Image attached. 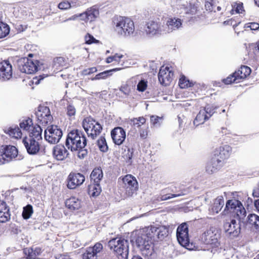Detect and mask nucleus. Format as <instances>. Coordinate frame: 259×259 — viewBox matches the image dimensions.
<instances>
[{
    "instance_id": "nucleus-1",
    "label": "nucleus",
    "mask_w": 259,
    "mask_h": 259,
    "mask_svg": "<svg viewBox=\"0 0 259 259\" xmlns=\"http://www.w3.org/2000/svg\"><path fill=\"white\" fill-rule=\"evenodd\" d=\"M87 139L84 134L78 130H72L68 133L65 141V146L72 152H77L80 159L84 158L88 154L85 148Z\"/></svg>"
},
{
    "instance_id": "nucleus-2",
    "label": "nucleus",
    "mask_w": 259,
    "mask_h": 259,
    "mask_svg": "<svg viewBox=\"0 0 259 259\" xmlns=\"http://www.w3.org/2000/svg\"><path fill=\"white\" fill-rule=\"evenodd\" d=\"M112 28L119 37H127L134 35L135 27L133 21L127 17L118 16L112 19Z\"/></svg>"
},
{
    "instance_id": "nucleus-3",
    "label": "nucleus",
    "mask_w": 259,
    "mask_h": 259,
    "mask_svg": "<svg viewBox=\"0 0 259 259\" xmlns=\"http://www.w3.org/2000/svg\"><path fill=\"white\" fill-rule=\"evenodd\" d=\"M226 213H233L236 215L240 222L245 223L246 211L241 202L236 199L227 201L224 209Z\"/></svg>"
},
{
    "instance_id": "nucleus-4",
    "label": "nucleus",
    "mask_w": 259,
    "mask_h": 259,
    "mask_svg": "<svg viewBox=\"0 0 259 259\" xmlns=\"http://www.w3.org/2000/svg\"><path fill=\"white\" fill-rule=\"evenodd\" d=\"M220 233L219 231L215 228L211 227L209 229L205 231L201 236L202 242L205 244L212 246L211 252L213 254L217 251L216 248L220 245L219 239Z\"/></svg>"
},
{
    "instance_id": "nucleus-5",
    "label": "nucleus",
    "mask_w": 259,
    "mask_h": 259,
    "mask_svg": "<svg viewBox=\"0 0 259 259\" xmlns=\"http://www.w3.org/2000/svg\"><path fill=\"white\" fill-rule=\"evenodd\" d=\"M136 243L143 254L148 257L152 255L154 250L152 240L144 232H143V230L140 231L139 233L136 240Z\"/></svg>"
},
{
    "instance_id": "nucleus-6",
    "label": "nucleus",
    "mask_w": 259,
    "mask_h": 259,
    "mask_svg": "<svg viewBox=\"0 0 259 259\" xmlns=\"http://www.w3.org/2000/svg\"><path fill=\"white\" fill-rule=\"evenodd\" d=\"M108 246L118 255L126 257L128 253V242L122 238H115L108 242Z\"/></svg>"
},
{
    "instance_id": "nucleus-7",
    "label": "nucleus",
    "mask_w": 259,
    "mask_h": 259,
    "mask_svg": "<svg viewBox=\"0 0 259 259\" xmlns=\"http://www.w3.org/2000/svg\"><path fill=\"white\" fill-rule=\"evenodd\" d=\"M82 126L89 137L95 139L102 130V125L94 118L88 117L82 121Z\"/></svg>"
},
{
    "instance_id": "nucleus-8",
    "label": "nucleus",
    "mask_w": 259,
    "mask_h": 259,
    "mask_svg": "<svg viewBox=\"0 0 259 259\" xmlns=\"http://www.w3.org/2000/svg\"><path fill=\"white\" fill-rule=\"evenodd\" d=\"M19 63L20 70L27 74L34 73L40 69L37 60L25 58L20 60Z\"/></svg>"
},
{
    "instance_id": "nucleus-9",
    "label": "nucleus",
    "mask_w": 259,
    "mask_h": 259,
    "mask_svg": "<svg viewBox=\"0 0 259 259\" xmlns=\"http://www.w3.org/2000/svg\"><path fill=\"white\" fill-rule=\"evenodd\" d=\"M63 135L62 130L57 125H52L48 126L45 131V138L51 144L58 143Z\"/></svg>"
},
{
    "instance_id": "nucleus-10",
    "label": "nucleus",
    "mask_w": 259,
    "mask_h": 259,
    "mask_svg": "<svg viewBox=\"0 0 259 259\" xmlns=\"http://www.w3.org/2000/svg\"><path fill=\"white\" fill-rule=\"evenodd\" d=\"M177 237L179 243L188 249H191L188 235V227L186 223H183L177 230Z\"/></svg>"
},
{
    "instance_id": "nucleus-11",
    "label": "nucleus",
    "mask_w": 259,
    "mask_h": 259,
    "mask_svg": "<svg viewBox=\"0 0 259 259\" xmlns=\"http://www.w3.org/2000/svg\"><path fill=\"white\" fill-rule=\"evenodd\" d=\"M123 187L127 196H132L138 188V183L136 179L131 175H127L122 179Z\"/></svg>"
},
{
    "instance_id": "nucleus-12",
    "label": "nucleus",
    "mask_w": 259,
    "mask_h": 259,
    "mask_svg": "<svg viewBox=\"0 0 259 259\" xmlns=\"http://www.w3.org/2000/svg\"><path fill=\"white\" fill-rule=\"evenodd\" d=\"M35 115L39 123L46 125L51 123L53 121V116L51 114L50 108L46 106H38Z\"/></svg>"
},
{
    "instance_id": "nucleus-13",
    "label": "nucleus",
    "mask_w": 259,
    "mask_h": 259,
    "mask_svg": "<svg viewBox=\"0 0 259 259\" xmlns=\"http://www.w3.org/2000/svg\"><path fill=\"white\" fill-rule=\"evenodd\" d=\"M146 34L150 36L157 34H164V25L157 20L149 21L146 23L145 27Z\"/></svg>"
},
{
    "instance_id": "nucleus-14",
    "label": "nucleus",
    "mask_w": 259,
    "mask_h": 259,
    "mask_svg": "<svg viewBox=\"0 0 259 259\" xmlns=\"http://www.w3.org/2000/svg\"><path fill=\"white\" fill-rule=\"evenodd\" d=\"M103 251V246L96 243L93 246L87 247L82 254V259H98Z\"/></svg>"
},
{
    "instance_id": "nucleus-15",
    "label": "nucleus",
    "mask_w": 259,
    "mask_h": 259,
    "mask_svg": "<svg viewBox=\"0 0 259 259\" xmlns=\"http://www.w3.org/2000/svg\"><path fill=\"white\" fill-rule=\"evenodd\" d=\"M240 222L237 223L236 221L233 219L230 222H226L224 225L225 232L231 238H235L239 235L241 231Z\"/></svg>"
},
{
    "instance_id": "nucleus-16",
    "label": "nucleus",
    "mask_w": 259,
    "mask_h": 259,
    "mask_svg": "<svg viewBox=\"0 0 259 259\" xmlns=\"http://www.w3.org/2000/svg\"><path fill=\"white\" fill-rule=\"evenodd\" d=\"M17 149L14 146L9 145L4 149L3 153L0 154V164L9 162L18 156Z\"/></svg>"
},
{
    "instance_id": "nucleus-17",
    "label": "nucleus",
    "mask_w": 259,
    "mask_h": 259,
    "mask_svg": "<svg viewBox=\"0 0 259 259\" xmlns=\"http://www.w3.org/2000/svg\"><path fill=\"white\" fill-rule=\"evenodd\" d=\"M85 181L84 176L78 172H71L67 178V187L73 189L80 186Z\"/></svg>"
},
{
    "instance_id": "nucleus-18",
    "label": "nucleus",
    "mask_w": 259,
    "mask_h": 259,
    "mask_svg": "<svg viewBox=\"0 0 259 259\" xmlns=\"http://www.w3.org/2000/svg\"><path fill=\"white\" fill-rule=\"evenodd\" d=\"M22 142L29 154L35 155L39 152L40 149L39 141L31 138L25 137Z\"/></svg>"
},
{
    "instance_id": "nucleus-19",
    "label": "nucleus",
    "mask_w": 259,
    "mask_h": 259,
    "mask_svg": "<svg viewBox=\"0 0 259 259\" xmlns=\"http://www.w3.org/2000/svg\"><path fill=\"white\" fill-rule=\"evenodd\" d=\"M183 27L182 20L177 17L168 18L166 26H164V33H171L181 29Z\"/></svg>"
},
{
    "instance_id": "nucleus-20",
    "label": "nucleus",
    "mask_w": 259,
    "mask_h": 259,
    "mask_svg": "<svg viewBox=\"0 0 259 259\" xmlns=\"http://www.w3.org/2000/svg\"><path fill=\"white\" fill-rule=\"evenodd\" d=\"M174 73L168 67H161L158 73L160 83L164 85H168L172 80Z\"/></svg>"
},
{
    "instance_id": "nucleus-21",
    "label": "nucleus",
    "mask_w": 259,
    "mask_h": 259,
    "mask_svg": "<svg viewBox=\"0 0 259 259\" xmlns=\"http://www.w3.org/2000/svg\"><path fill=\"white\" fill-rule=\"evenodd\" d=\"M12 66L8 61H4L0 63V79L3 81L8 80L12 77Z\"/></svg>"
},
{
    "instance_id": "nucleus-22",
    "label": "nucleus",
    "mask_w": 259,
    "mask_h": 259,
    "mask_svg": "<svg viewBox=\"0 0 259 259\" xmlns=\"http://www.w3.org/2000/svg\"><path fill=\"white\" fill-rule=\"evenodd\" d=\"M231 152L232 148L230 146L224 145L215 149L212 157H216L217 159L224 163V161L229 157Z\"/></svg>"
},
{
    "instance_id": "nucleus-23",
    "label": "nucleus",
    "mask_w": 259,
    "mask_h": 259,
    "mask_svg": "<svg viewBox=\"0 0 259 259\" xmlns=\"http://www.w3.org/2000/svg\"><path fill=\"white\" fill-rule=\"evenodd\" d=\"M111 136L114 143L116 145H120L125 140V132L122 127H116L111 131Z\"/></svg>"
},
{
    "instance_id": "nucleus-24",
    "label": "nucleus",
    "mask_w": 259,
    "mask_h": 259,
    "mask_svg": "<svg viewBox=\"0 0 259 259\" xmlns=\"http://www.w3.org/2000/svg\"><path fill=\"white\" fill-rule=\"evenodd\" d=\"M69 153L63 145L55 146L53 150V156L57 160H63L68 157Z\"/></svg>"
},
{
    "instance_id": "nucleus-25",
    "label": "nucleus",
    "mask_w": 259,
    "mask_h": 259,
    "mask_svg": "<svg viewBox=\"0 0 259 259\" xmlns=\"http://www.w3.org/2000/svg\"><path fill=\"white\" fill-rule=\"evenodd\" d=\"M10 209L6 203L0 200V222L6 223L10 219Z\"/></svg>"
},
{
    "instance_id": "nucleus-26",
    "label": "nucleus",
    "mask_w": 259,
    "mask_h": 259,
    "mask_svg": "<svg viewBox=\"0 0 259 259\" xmlns=\"http://www.w3.org/2000/svg\"><path fill=\"white\" fill-rule=\"evenodd\" d=\"M224 205V199L222 196H219L214 200V202L210 208H209V213L210 215H215L218 213Z\"/></svg>"
},
{
    "instance_id": "nucleus-27",
    "label": "nucleus",
    "mask_w": 259,
    "mask_h": 259,
    "mask_svg": "<svg viewBox=\"0 0 259 259\" xmlns=\"http://www.w3.org/2000/svg\"><path fill=\"white\" fill-rule=\"evenodd\" d=\"M223 164V163L221 160L217 159L216 157H212L206 167V171L208 174H212L217 171Z\"/></svg>"
},
{
    "instance_id": "nucleus-28",
    "label": "nucleus",
    "mask_w": 259,
    "mask_h": 259,
    "mask_svg": "<svg viewBox=\"0 0 259 259\" xmlns=\"http://www.w3.org/2000/svg\"><path fill=\"white\" fill-rule=\"evenodd\" d=\"M235 80H238L240 82L242 79L245 78L251 73L250 68L246 66H242L235 72Z\"/></svg>"
},
{
    "instance_id": "nucleus-29",
    "label": "nucleus",
    "mask_w": 259,
    "mask_h": 259,
    "mask_svg": "<svg viewBox=\"0 0 259 259\" xmlns=\"http://www.w3.org/2000/svg\"><path fill=\"white\" fill-rule=\"evenodd\" d=\"M4 132L9 135L11 138L16 139H20L22 136V133L20 128L16 125H12L8 128H5Z\"/></svg>"
},
{
    "instance_id": "nucleus-30",
    "label": "nucleus",
    "mask_w": 259,
    "mask_h": 259,
    "mask_svg": "<svg viewBox=\"0 0 259 259\" xmlns=\"http://www.w3.org/2000/svg\"><path fill=\"white\" fill-rule=\"evenodd\" d=\"M42 130L40 125L37 124L33 125L28 132V138H31L39 141L42 140Z\"/></svg>"
},
{
    "instance_id": "nucleus-31",
    "label": "nucleus",
    "mask_w": 259,
    "mask_h": 259,
    "mask_svg": "<svg viewBox=\"0 0 259 259\" xmlns=\"http://www.w3.org/2000/svg\"><path fill=\"white\" fill-rule=\"evenodd\" d=\"M99 15V11L95 8H91L85 12L81 14L82 19L84 21H92Z\"/></svg>"
},
{
    "instance_id": "nucleus-32",
    "label": "nucleus",
    "mask_w": 259,
    "mask_h": 259,
    "mask_svg": "<svg viewBox=\"0 0 259 259\" xmlns=\"http://www.w3.org/2000/svg\"><path fill=\"white\" fill-rule=\"evenodd\" d=\"M65 205L70 210H77L81 207V201L76 197H72L66 200Z\"/></svg>"
},
{
    "instance_id": "nucleus-33",
    "label": "nucleus",
    "mask_w": 259,
    "mask_h": 259,
    "mask_svg": "<svg viewBox=\"0 0 259 259\" xmlns=\"http://www.w3.org/2000/svg\"><path fill=\"white\" fill-rule=\"evenodd\" d=\"M246 223L256 230H259V216L257 214L254 213L249 214L246 219H245V223L243 224H245Z\"/></svg>"
},
{
    "instance_id": "nucleus-34",
    "label": "nucleus",
    "mask_w": 259,
    "mask_h": 259,
    "mask_svg": "<svg viewBox=\"0 0 259 259\" xmlns=\"http://www.w3.org/2000/svg\"><path fill=\"white\" fill-rule=\"evenodd\" d=\"M102 170L100 167L95 168L93 169L90 175L91 181L94 183H100L103 178Z\"/></svg>"
},
{
    "instance_id": "nucleus-35",
    "label": "nucleus",
    "mask_w": 259,
    "mask_h": 259,
    "mask_svg": "<svg viewBox=\"0 0 259 259\" xmlns=\"http://www.w3.org/2000/svg\"><path fill=\"white\" fill-rule=\"evenodd\" d=\"M208 119V117L207 115H206V111L201 109L194 120V124L196 126H198L199 124L203 123Z\"/></svg>"
},
{
    "instance_id": "nucleus-36",
    "label": "nucleus",
    "mask_w": 259,
    "mask_h": 259,
    "mask_svg": "<svg viewBox=\"0 0 259 259\" xmlns=\"http://www.w3.org/2000/svg\"><path fill=\"white\" fill-rule=\"evenodd\" d=\"M24 252L27 256V257L35 259L40 254L41 250L38 247H36L34 249L33 248H25L24 249Z\"/></svg>"
},
{
    "instance_id": "nucleus-37",
    "label": "nucleus",
    "mask_w": 259,
    "mask_h": 259,
    "mask_svg": "<svg viewBox=\"0 0 259 259\" xmlns=\"http://www.w3.org/2000/svg\"><path fill=\"white\" fill-rule=\"evenodd\" d=\"M101 192L100 183H94L89 186V193L92 196H98Z\"/></svg>"
},
{
    "instance_id": "nucleus-38",
    "label": "nucleus",
    "mask_w": 259,
    "mask_h": 259,
    "mask_svg": "<svg viewBox=\"0 0 259 259\" xmlns=\"http://www.w3.org/2000/svg\"><path fill=\"white\" fill-rule=\"evenodd\" d=\"M33 125L32 120L29 117L23 119L19 123L20 128L24 131L28 132Z\"/></svg>"
},
{
    "instance_id": "nucleus-39",
    "label": "nucleus",
    "mask_w": 259,
    "mask_h": 259,
    "mask_svg": "<svg viewBox=\"0 0 259 259\" xmlns=\"http://www.w3.org/2000/svg\"><path fill=\"white\" fill-rule=\"evenodd\" d=\"M142 230L143 232H144L151 240L152 238L156 237V227L151 226L143 229Z\"/></svg>"
},
{
    "instance_id": "nucleus-40",
    "label": "nucleus",
    "mask_w": 259,
    "mask_h": 259,
    "mask_svg": "<svg viewBox=\"0 0 259 259\" xmlns=\"http://www.w3.org/2000/svg\"><path fill=\"white\" fill-rule=\"evenodd\" d=\"M120 69H121V68H114L112 70L105 71L104 72H101V73L97 74L95 77L92 78V80H98V79H105L106 77L111 75L109 74L110 72H111L112 71H118V70H120Z\"/></svg>"
},
{
    "instance_id": "nucleus-41",
    "label": "nucleus",
    "mask_w": 259,
    "mask_h": 259,
    "mask_svg": "<svg viewBox=\"0 0 259 259\" xmlns=\"http://www.w3.org/2000/svg\"><path fill=\"white\" fill-rule=\"evenodd\" d=\"M97 145L99 149L102 152H105L107 151L108 147L106 141V139L104 137L101 136L99 138V139L97 141Z\"/></svg>"
},
{
    "instance_id": "nucleus-42",
    "label": "nucleus",
    "mask_w": 259,
    "mask_h": 259,
    "mask_svg": "<svg viewBox=\"0 0 259 259\" xmlns=\"http://www.w3.org/2000/svg\"><path fill=\"white\" fill-rule=\"evenodd\" d=\"M33 212L32 206L30 204H28L23 208L22 217L25 220H27L31 217Z\"/></svg>"
},
{
    "instance_id": "nucleus-43",
    "label": "nucleus",
    "mask_w": 259,
    "mask_h": 259,
    "mask_svg": "<svg viewBox=\"0 0 259 259\" xmlns=\"http://www.w3.org/2000/svg\"><path fill=\"white\" fill-rule=\"evenodd\" d=\"M168 230L164 227H157L156 237L162 239L167 235Z\"/></svg>"
},
{
    "instance_id": "nucleus-44",
    "label": "nucleus",
    "mask_w": 259,
    "mask_h": 259,
    "mask_svg": "<svg viewBox=\"0 0 259 259\" xmlns=\"http://www.w3.org/2000/svg\"><path fill=\"white\" fill-rule=\"evenodd\" d=\"M146 122V119L143 117H139L131 119L130 123L134 126L139 127L144 124Z\"/></svg>"
},
{
    "instance_id": "nucleus-45",
    "label": "nucleus",
    "mask_w": 259,
    "mask_h": 259,
    "mask_svg": "<svg viewBox=\"0 0 259 259\" xmlns=\"http://www.w3.org/2000/svg\"><path fill=\"white\" fill-rule=\"evenodd\" d=\"M125 153H123V157L126 159L128 162H131L133 156L134 150L133 148H130L127 147H125L124 149Z\"/></svg>"
},
{
    "instance_id": "nucleus-46",
    "label": "nucleus",
    "mask_w": 259,
    "mask_h": 259,
    "mask_svg": "<svg viewBox=\"0 0 259 259\" xmlns=\"http://www.w3.org/2000/svg\"><path fill=\"white\" fill-rule=\"evenodd\" d=\"M162 120V117L156 115H152L150 116V122L154 127H158L161 125Z\"/></svg>"
},
{
    "instance_id": "nucleus-47",
    "label": "nucleus",
    "mask_w": 259,
    "mask_h": 259,
    "mask_svg": "<svg viewBox=\"0 0 259 259\" xmlns=\"http://www.w3.org/2000/svg\"><path fill=\"white\" fill-rule=\"evenodd\" d=\"M10 29L8 25L3 23H0V38L5 37L9 33Z\"/></svg>"
},
{
    "instance_id": "nucleus-48",
    "label": "nucleus",
    "mask_w": 259,
    "mask_h": 259,
    "mask_svg": "<svg viewBox=\"0 0 259 259\" xmlns=\"http://www.w3.org/2000/svg\"><path fill=\"white\" fill-rule=\"evenodd\" d=\"M179 86L182 89H184L192 86V83L187 79L185 76H182L179 80Z\"/></svg>"
},
{
    "instance_id": "nucleus-49",
    "label": "nucleus",
    "mask_w": 259,
    "mask_h": 259,
    "mask_svg": "<svg viewBox=\"0 0 259 259\" xmlns=\"http://www.w3.org/2000/svg\"><path fill=\"white\" fill-rule=\"evenodd\" d=\"M75 6L76 5H74L73 2L70 3L67 1H64L59 3L58 5V8L61 10H67Z\"/></svg>"
},
{
    "instance_id": "nucleus-50",
    "label": "nucleus",
    "mask_w": 259,
    "mask_h": 259,
    "mask_svg": "<svg viewBox=\"0 0 259 259\" xmlns=\"http://www.w3.org/2000/svg\"><path fill=\"white\" fill-rule=\"evenodd\" d=\"M185 194L184 193H181L179 194H167V195H163L161 196L160 197V200L163 201V200H166L168 199H169L172 198L179 197L181 196L184 195Z\"/></svg>"
},
{
    "instance_id": "nucleus-51",
    "label": "nucleus",
    "mask_w": 259,
    "mask_h": 259,
    "mask_svg": "<svg viewBox=\"0 0 259 259\" xmlns=\"http://www.w3.org/2000/svg\"><path fill=\"white\" fill-rule=\"evenodd\" d=\"M66 113L70 117L74 116L76 113V109L74 106L69 104L66 107Z\"/></svg>"
},
{
    "instance_id": "nucleus-52",
    "label": "nucleus",
    "mask_w": 259,
    "mask_h": 259,
    "mask_svg": "<svg viewBox=\"0 0 259 259\" xmlns=\"http://www.w3.org/2000/svg\"><path fill=\"white\" fill-rule=\"evenodd\" d=\"M147 87V81L144 79L140 80L137 84V90L139 92H144Z\"/></svg>"
},
{
    "instance_id": "nucleus-53",
    "label": "nucleus",
    "mask_w": 259,
    "mask_h": 259,
    "mask_svg": "<svg viewBox=\"0 0 259 259\" xmlns=\"http://www.w3.org/2000/svg\"><path fill=\"white\" fill-rule=\"evenodd\" d=\"M224 82L226 84H229L233 82H239L238 80H235V73L227 77L223 80Z\"/></svg>"
},
{
    "instance_id": "nucleus-54",
    "label": "nucleus",
    "mask_w": 259,
    "mask_h": 259,
    "mask_svg": "<svg viewBox=\"0 0 259 259\" xmlns=\"http://www.w3.org/2000/svg\"><path fill=\"white\" fill-rule=\"evenodd\" d=\"M120 91L125 95L128 96L131 93V88L127 84H124L121 86Z\"/></svg>"
},
{
    "instance_id": "nucleus-55",
    "label": "nucleus",
    "mask_w": 259,
    "mask_h": 259,
    "mask_svg": "<svg viewBox=\"0 0 259 259\" xmlns=\"http://www.w3.org/2000/svg\"><path fill=\"white\" fill-rule=\"evenodd\" d=\"M203 110H205L206 111V115L208 117L209 119L215 112V108L213 106H207L205 107Z\"/></svg>"
},
{
    "instance_id": "nucleus-56",
    "label": "nucleus",
    "mask_w": 259,
    "mask_h": 259,
    "mask_svg": "<svg viewBox=\"0 0 259 259\" xmlns=\"http://www.w3.org/2000/svg\"><path fill=\"white\" fill-rule=\"evenodd\" d=\"M97 71V69L96 67H92V68L84 69L82 71V74L83 75H90L92 73L96 72Z\"/></svg>"
},
{
    "instance_id": "nucleus-57",
    "label": "nucleus",
    "mask_w": 259,
    "mask_h": 259,
    "mask_svg": "<svg viewBox=\"0 0 259 259\" xmlns=\"http://www.w3.org/2000/svg\"><path fill=\"white\" fill-rule=\"evenodd\" d=\"M234 8L237 13H242L243 10V3L241 2H237L234 5Z\"/></svg>"
},
{
    "instance_id": "nucleus-58",
    "label": "nucleus",
    "mask_w": 259,
    "mask_h": 259,
    "mask_svg": "<svg viewBox=\"0 0 259 259\" xmlns=\"http://www.w3.org/2000/svg\"><path fill=\"white\" fill-rule=\"evenodd\" d=\"M85 42L88 44H91L94 42H96L97 40L91 35L88 34L85 36Z\"/></svg>"
},
{
    "instance_id": "nucleus-59",
    "label": "nucleus",
    "mask_w": 259,
    "mask_h": 259,
    "mask_svg": "<svg viewBox=\"0 0 259 259\" xmlns=\"http://www.w3.org/2000/svg\"><path fill=\"white\" fill-rule=\"evenodd\" d=\"M245 28H250L251 30H257L259 28V24L257 23H250L246 24L245 25Z\"/></svg>"
},
{
    "instance_id": "nucleus-60",
    "label": "nucleus",
    "mask_w": 259,
    "mask_h": 259,
    "mask_svg": "<svg viewBox=\"0 0 259 259\" xmlns=\"http://www.w3.org/2000/svg\"><path fill=\"white\" fill-rule=\"evenodd\" d=\"M54 66L57 67L62 66V63H64V59L62 57H58L54 59Z\"/></svg>"
},
{
    "instance_id": "nucleus-61",
    "label": "nucleus",
    "mask_w": 259,
    "mask_h": 259,
    "mask_svg": "<svg viewBox=\"0 0 259 259\" xmlns=\"http://www.w3.org/2000/svg\"><path fill=\"white\" fill-rule=\"evenodd\" d=\"M79 17H81L82 18V16H81V14H80L79 15H74L70 17H69V18H67L66 19L64 20L62 22V23L66 22L69 21H74L77 18H78Z\"/></svg>"
},
{
    "instance_id": "nucleus-62",
    "label": "nucleus",
    "mask_w": 259,
    "mask_h": 259,
    "mask_svg": "<svg viewBox=\"0 0 259 259\" xmlns=\"http://www.w3.org/2000/svg\"><path fill=\"white\" fill-rule=\"evenodd\" d=\"M123 57V55L118 54H115L114 56H112L113 58V61H116L118 63L120 62V59L122 58Z\"/></svg>"
},
{
    "instance_id": "nucleus-63",
    "label": "nucleus",
    "mask_w": 259,
    "mask_h": 259,
    "mask_svg": "<svg viewBox=\"0 0 259 259\" xmlns=\"http://www.w3.org/2000/svg\"><path fill=\"white\" fill-rule=\"evenodd\" d=\"M213 3H209L205 2V7L207 11H212L213 10Z\"/></svg>"
},
{
    "instance_id": "nucleus-64",
    "label": "nucleus",
    "mask_w": 259,
    "mask_h": 259,
    "mask_svg": "<svg viewBox=\"0 0 259 259\" xmlns=\"http://www.w3.org/2000/svg\"><path fill=\"white\" fill-rule=\"evenodd\" d=\"M56 259H70V257L67 254H60L56 256Z\"/></svg>"
}]
</instances>
